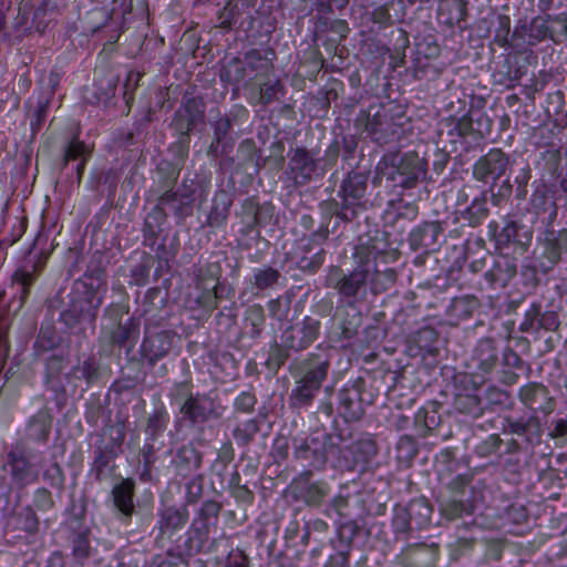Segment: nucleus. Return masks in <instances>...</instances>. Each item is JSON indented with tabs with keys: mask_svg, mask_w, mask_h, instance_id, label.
Instances as JSON below:
<instances>
[{
	"mask_svg": "<svg viewBox=\"0 0 567 567\" xmlns=\"http://www.w3.org/2000/svg\"><path fill=\"white\" fill-rule=\"evenodd\" d=\"M184 204L183 197H179L177 192L173 189H167L164 192L159 198L157 206L150 213L145 219L144 231L150 235H155L156 229L153 225V221L163 220L165 217L164 207H168L175 213H179L182 210V205Z\"/></svg>",
	"mask_w": 567,
	"mask_h": 567,
	"instance_id": "nucleus-23",
	"label": "nucleus"
},
{
	"mask_svg": "<svg viewBox=\"0 0 567 567\" xmlns=\"http://www.w3.org/2000/svg\"><path fill=\"white\" fill-rule=\"evenodd\" d=\"M368 177L359 172H350L342 182L339 195L341 196L340 209L336 210L337 217L350 221L357 216V208L367 192Z\"/></svg>",
	"mask_w": 567,
	"mask_h": 567,
	"instance_id": "nucleus-4",
	"label": "nucleus"
},
{
	"mask_svg": "<svg viewBox=\"0 0 567 567\" xmlns=\"http://www.w3.org/2000/svg\"><path fill=\"white\" fill-rule=\"evenodd\" d=\"M396 281V272L392 268L384 270H374L370 280V288L374 295L381 293L390 289Z\"/></svg>",
	"mask_w": 567,
	"mask_h": 567,
	"instance_id": "nucleus-43",
	"label": "nucleus"
},
{
	"mask_svg": "<svg viewBox=\"0 0 567 567\" xmlns=\"http://www.w3.org/2000/svg\"><path fill=\"white\" fill-rule=\"evenodd\" d=\"M78 378H83L89 382L95 380L99 375V368L94 360L87 359L83 363L74 369Z\"/></svg>",
	"mask_w": 567,
	"mask_h": 567,
	"instance_id": "nucleus-60",
	"label": "nucleus"
},
{
	"mask_svg": "<svg viewBox=\"0 0 567 567\" xmlns=\"http://www.w3.org/2000/svg\"><path fill=\"white\" fill-rule=\"evenodd\" d=\"M284 279L281 272L271 266H261L252 269L249 284L257 291L275 289Z\"/></svg>",
	"mask_w": 567,
	"mask_h": 567,
	"instance_id": "nucleus-30",
	"label": "nucleus"
},
{
	"mask_svg": "<svg viewBox=\"0 0 567 567\" xmlns=\"http://www.w3.org/2000/svg\"><path fill=\"white\" fill-rule=\"evenodd\" d=\"M192 391V383L188 381H183L176 383L173 389L171 390V398L177 402L187 401L189 398H194Z\"/></svg>",
	"mask_w": 567,
	"mask_h": 567,
	"instance_id": "nucleus-62",
	"label": "nucleus"
},
{
	"mask_svg": "<svg viewBox=\"0 0 567 567\" xmlns=\"http://www.w3.org/2000/svg\"><path fill=\"white\" fill-rule=\"evenodd\" d=\"M518 399L523 405L533 412L550 414L555 410V399L547 386L539 382H528L520 386Z\"/></svg>",
	"mask_w": 567,
	"mask_h": 567,
	"instance_id": "nucleus-13",
	"label": "nucleus"
},
{
	"mask_svg": "<svg viewBox=\"0 0 567 567\" xmlns=\"http://www.w3.org/2000/svg\"><path fill=\"white\" fill-rule=\"evenodd\" d=\"M371 268L355 267L346 274L339 267H332L326 278V286L336 290L342 298L359 301L367 296V284Z\"/></svg>",
	"mask_w": 567,
	"mask_h": 567,
	"instance_id": "nucleus-3",
	"label": "nucleus"
},
{
	"mask_svg": "<svg viewBox=\"0 0 567 567\" xmlns=\"http://www.w3.org/2000/svg\"><path fill=\"white\" fill-rule=\"evenodd\" d=\"M473 359L480 371L483 373L492 372L498 361V353L494 341L487 338L480 340L474 350Z\"/></svg>",
	"mask_w": 567,
	"mask_h": 567,
	"instance_id": "nucleus-28",
	"label": "nucleus"
},
{
	"mask_svg": "<svg viewBox=\"0 0 567 567\" xmlns=\"http://www.w3.org/2000/svg\"><path fill=\"white\" fill-rule=\"evenodd\" d=\"M73 555L79 560H84L91 555L90 542L84 534L73 538Z\"/></svg>",
	"mask_w": 567,
	"mask_h": 567,
	"instance_id": "nucleus-58",
	"label": "nucleus"
},
{
	"mask_svg": "<svg viewBox=\"0 0 567 567\" xmlns=\"http://www.w3.org/2000/svg\"><path fill=\"white\" fill-rule=\"evenodd\" d=\"M442 231L443 227L440 221H425L410 233L409 245L413 251L432 249Z\"/></svg>",
	"mask_w": 567,
	"mask_h": 567,
	"instance_id": "nucleus-19",
	"label": "nucleus"
},
{
	"mask_svg": "<svg viewBox=\"0 0 567 567\" xmlns=\"http://www.w3.org/2000/svg\"><path fill=\"white\" fill-rule=\"evenodd\" d=\"M289 162L287 174L296 186H305L312 181L318 169V161L315 155L303 148H291L288 153Z\"/></svg>",
	"mask_w": 567,
	"mask_h": 567,
	"instance_id": "nucleus-12",
	"label": "nucleus"
},
{
	"mask_svg": "<svg viewBox=\"0 0 567 567\" xmlns=\"http://www.w3.org/2000/svg\"><path fill=\"white\" fill-rule=\"evenodd\" d=\"M439 511L444 518L454 520L473 514L474 504L467 498L447 495L439 499Z\"/></svg>",
	"mask_w": 567,
	"mask_h": 567,
	"instance_id": "nucleus-27",
	"label": "nucleus"
},
{
	"mask_svg": "<svg viewBox=\"0 0 567 567\" xmlns=\"http://www.w3.org/2000/svg\"><path fill=\"white\" fill-rule=\"evenodd\" d=\"M355 126L380 145L393 142L401 133V126L381 105L362 111L355 120Z\"/></svg>",
	"mask_w": 567,
	"mask_h": 567,
	"instance_id": "nucleus-2",
	"label": "nucleus"
},
{
	"mask_svg": "<svg viewBox=\"0 0 567 567\" xmlns=\"http://www.w3.org/2000/svg\"><path fill=\"white\" fill-rule=\"evenodd\" d=\"M179 411L187 420L196 424L221 417L225 408L217 394L213 395V392H209L197 393L194 398H189L182 403Z\"/></svg>",
	"mask_w": 567,
	"mask_h": 567,
	"instance_id": "nucleus-6",
	"label": "nucleus"
},
{
	"mask_svg": "<svg viewBox=\"0 0 567 567\" xmlns=\"http://www.w3.org/2000/svg\"><path fill=\"white\" fill-rule=\"evenodd\" d=\"M548 435L554 440L563 439L564 442H567V419H554Z\"/></svg>",
	"mask_w": 567,
	"mask_h": 567,
	"instance_id": "nucleus-64",
	"label": "nucleus"
},
{
	"mask_svg": "<svg viewBox=\"0 0 567 567\" xmlns=\"http://www.w3.org/2000/svg\"><path fill=\"white\" fill-rule=\"evenodd\" d=\"M158 537L172 538L182 530L189 519V512L186 505L164 506L158 511Z\"/></svg>",
	"mask_w": 567,
	"mask_h": 567,
	"instance_id": "nucleus-14",
	"label": "nucleus"
},
{
	"mask_svg": "<svg viewBox=\"0 0 567 567\" xmlns=\"http://www.w3.org/2000/svg\"><path fill=\"white\" fill-rule=\"evenodd\" d=\"M280 90L281 85L278 80L264 82L261 83L260 90L251 103L267 105L277 100Z\"/></svg>",
	"mask_w": 567,
	"mask_h": 567,
	"instance_id": "nucleus-47",
	"label": "nucleus"
},
{
	"mask_svg": "<svg viewBox=\"0 0 567 567\" xmlns=\"http://www.w3.org/2000/svg\"><path fill=\"white\" fill-rule=\"evenodd\" d=\"M220 511V503L215 501H206L203 503L196 518L202 520L203 523L210 525L212 519H215V522H217Z\"/></svg>",
	"mask_w": 567,
	"mask_h": 567,
	"instance_id": "nucleus-53",
	"label": "nucleus"
},
{
	"mask_svg": "<svg viewBox=\"0 0 567 567\" xmlns=\"http://www.w3.org/2000/svg\"><path fill=\"white\" fill-rule=\"evenodd\" d=\"M134 491L135 483L131 478L123 480L112 489L114 506L125 518H130L135 511Z\"/></svg>",
	"mask_w": 567,
	"mask_h": 567,
	"instance_id": "nucleus-25",
	"label": "nucleus"
},
{
	"mask_svg": "<svg viewBox=\"0 0 567 567\" xmlns=\"http://www.w3.org/2000/svg\"><path fill=\"white\" fill-rule=\"evenodd\" d=\"M540 252L537 256L538 267L543 274L550 271L567 252V228L558 231L547 227L539 239Z\"/></svg>",
	"mask_w": 567,
	"mask_h": 567,
	"instance_id": "nucleus-5",
	"label": "nucleus"
},
{
	"mask_svg": "<svg viewBox=\"0 0 567 567\" xmlns=\"http://www.w3.org/2000/svg\"><path fill=\"white\" fill-rule=\"evenodd\" d=\"M318 319L306 316L300 322L287 328L281 334L282 343L291 351L299 352L310 347L320 334Z\"/></svg>",
	"mask_w": 567,
	"mask_h": 567,
	"instance_id": "nucleus-9",
	"label": "nucleus"
},
{
	"mask_svg": "<svg viewBox=\"0 0 567 567\" xmlns=\"http://www.w3.org/2000/svg\"><path fill=\"white\" fill-rule=\"evenodd\" d=\"M487 193L481 192L477 196L473 197L471 204L461 210V217L467 221L471 227L481 225L488 216L487 208Z\"/></svg>",
	"mask_w": 567,
	"mask_h": 567,
	"instance_id": "nucleus-32",
	"label": "nucleus"
},
{
	"mask_svg": "<svg viewBox=\"0 0 567 567\" xmlns=\"http://www.w3.org/2000/svg\"><path fill=\"white\" fill-rule=\"evenodd\" d=\"M198 287L203 290L202 293L197 297V303L199 307L206 310H214L217 308L218 303V278L217 276L209 270V278L207 280L204 279L203 271L198 276Z\"/></svg>",
	"mask_w": 567,
	"mask_h": 567,
	"instance_id": "nucleus-31",
	"label": "nucleus"
},
{
	"mask_svg": "<svg viewBox=\"0 0 567 567\" xmlns=\"http://www.w3.org/2000/svg\"><path fill=\"white\" fill-rule=\"evenodd\" d=\"M289 351L291 350L282 342L280 344L277 342L272 343L269 348L268 358L266 360L267 368L272 371H278L289 358Z\"/></svg>",
	"mask_w": 567,
	"mask_h": 567,
	"instance_id": "nucleus-46",
	"label": "nucleus"
},
{
	"mask_svg": "<svg viewBox=\"0 0 567 567\" xmlns=\"http://www.w3.org/2000/svg\"><path fill=\"white\" fill-rule=\"evenodd\" d=\"M8 465L12 481L24 487L38 480V468L22 453L11 451L8 453Z\"/></svg>",
	"mask_w": 567,
	"mask_h": 567,
	"instance_id": "nucleus-18",
	"label": "nucleus"
},
{
	"mask_svg": "<svg viewBox=\"0 0 567 567\" xmlns=\"http://www.w3.org/2000/svg\"><path fill=\"white\" fill-rule=\"evenodd\" d=\"M377 254L374 247H370L368 243H361L355 247L353 257L359 264L357 267L370 268V259Z\"/></svg>",
	"mask_w": 567,
	"mask_h": 567,
	"instance_id": "nucleus-56",
	"label": "nucleus"
},
{
	"mask_svg": "<svg viewBox=\"0 0 567 567\" xmlns=\"http://www.w3.org/2000/svg\"><path fill=\"white\" fill-rule=\"evenodd\" d=\"M486 406H503L509 399V395L506 391L497 388V386H488L485 394Z\"/></svg>",
	"mask_w": 567,
	"mask_h": 567,
	"instance_id": "nucleus-55",
	"label": "nucleus"
},
{
	"mask_svg": "<svg viewBox=\"0 0 567 567\" xmlns=\"http://www.w3.org/2000/svg\"><path fill=\"white\" fill-rule=\"evenodd\" d=\"M492 128L491 120L487 115L478 111H468L457 118L454 130L462 137L475 136L483 138L489 134Z\"/></svg>",
	"mask_w": 567,
	"mask_h": 567,
	"instance_id": "nucleus-17",
	"label": "nucleus"
},
{
	"mask_svg": "<svg viewBox=\"0 0 567 567\" xmlns=\"http://www.w3.org/2000/svg\"><path fill=\"white\" fill-rule=\"evenodd\" d=\"M517 272L515 259L509 256H499L492 268L485 272V279L492 286L505 287Z\"/></svg>",
	"mask_w": 567,
	"mask_h": 567,
	"instance_id": "nucleus-24",
	"label": "nucleus"
},
{
	"mask_svg": "<svg viewBox=\"0 0 567 567\" xmlns=\"http://www.w3.org/2000/svg\"><path fill=\"white\" fill-rule=\"evenodd\" d=\"M392 525L395 534H408L413 528V523L405 507H395Z\"/></svg>",
	"mask_w": 567,
	"mask_h": 567,
	"instance_id": "nucleus-50",
	"label": "nucleus"
},
{
	"mask_svg": "<svg viewBox=\"0 0 567 567\" xmlns=\"http://www.w3.org/2000/svg\"><path fill=\"white\" fill-rule=\"evenodd\" d=\"M210 525L194 518L188 529V550L190 553L202 551L209 537Z\"/></svg>",
	"mask_w": 567,
	"mask_h": 567,
	"instance_id": "nucleus-39",
	"label": "nucleus"
},
{
	"mask_svg": "<svg viewBox=\"0 0 567 567\" xmlns=\"http://www.w3.org/2000/svg\"><path fill=\"white\" fill-rule=\"evenodd\" d=\"M392 179L403 188H413L424 181L427 173V163L416 152L404 153L393 162Z\"/></svg>",
	"mask_w": 567,
	"mask_h": 567,
	"instance_id": "nucleus-7",
	"label": "nucleus"
},
{
	"mask_svg": "<svg viewBox=\"0 0 567 567\" xmlns=\"http://www.w3.org/2000/svg\"><path fill=\"white\" fill-rule=\"evenodd\" d=\"M266 316L262 306L252 305L248 307L244 315V323L251 338H258L265 327Z\"/></svg>",
	"mask_w": 567,
	"mask_h": 567,
	"instance_id": "nucleus-40",
	"label": "nucleus"
},
{
	"mask_svg": "<svg viewBox=\"0 0 567 567\" xmlns=\"http://www.w3.org/2000/svg\"><path fill=\"white\" fill-rule=\"evenodd\" d=\"M258 432V422L256 420H248L234 430V436L244 444H248Z\"/></svg>",
	"mask_w": 567,
	"mask_h": 567,
	"instance_id": "nucleus-54",
	"label": "nucleus"
},
{
	"mask_svg": "<svg viewBox=\"0 0 567 567\" xmlns=\"http://www.w3.org/2000/svg\"><path fill=\"white\" fill-rule=\"evenodd\" d=\"M169 417L164 406L156 409L147 419L146 433L154 436L164 431Z\"/></svg>",
	"mask_w": 567,
	"mask_h": 567,
	"instance_id": "nucleus-48",
	"label": "nucleus"
},
{
	"mask_svg": "<svg viewBox=\"0 0 567 567\" xmlns=\"http://www.w3.org/2000/svg\"><path fill=\"white\" fill-rule=\"evenodd\" d=\"M174 333L171 331H157L154 333H146L141 352L142 355L150 364H155L158 360L168 354L172 349Z\"/></svg>",
	"mask_w": 567,
	"mask_h": 567,
	"instance_id": "nucleus-15",
	"label": "nucleus"
},
{
	"mask_svg": "<svg viewBox=\"0 0 567 567\" xmlns=\"http://www.w3.org/2000/svg\"><path fill=\"white\" fill-rule=\"evenodd\" d=\"M317 350L302 362V372L295 375V386L289 396L292 408L310 405L328 377L331 353L327 349L318 348Z\"/></svg>",
	"mask_w": 567,
	"mask_h": 567,
	"instance_id": "nucleus-1",
	"label": "nucleus"
},
{
	"mask_svg": "<svg viewBox=\"0 0 567 567\" xmlns=\"http://www.w3.org/2000/svg\"><path fill=\"white\" fill-rule=\"evenodd\" d=\"M329 436L321 434L310 440H301L299 444H295V456L300 460L309 461L315 468H321L327 462V452L324 446H319L321 439L326 441Z\"/></svg>",
	"mask_w": 567,
	"mask_h": 567,
	"instance_id": "nucleus-20",
	"label": "nucleus"
},
{
	"mask_svg": "<svg viewBox=\"0 0 567 567\" xmlns=\"http://www.w3.org/2000/svg\"><path fill=\"white\" fill-rule=\"evenodd\" d=\"M471 483L468 475H457L447 485L451 496L464 497L466 486Z\"/></svg>",
	"mask_w": 567,
	"mask_h": 567,
	"instance_id": "nucleus-63",
	"label": "nucleus"
},
{
	"mask_svg": "<svg viewBox=\"0 0 567 567\" xmlns=\"http://www.w3.org/2000/svg\"><path fill=\"white\" fill-rule=\"evenodd\" d=\"M530 206L536 215L547 214L548 216L544 223L547 227L553 226V223L557 217V205L547 195L545 189L538 188L532 194Z\"/></svg>",
	"mask_w": 567,
	"mask_h": 567,
	"instance_id": "nucleus-34",
	"label": "nucleus"
},
{
	"mask_svg": "<svg viewBox=\"0 0 567 567\" xmlns=\"http://www.w3.org/2000/svg\"><path fill=\"white\" fill-rule=\"evenodd\" d=\"M33 505L42 512L51 509L54 505L51 493L47 488H38L34 492Z\"/></svg>",
	"mask_w": 567,
	"mask_h": 567,
	"instance_id": "nucleus-61",
	"label": "nucleus"
},
{
	"mask_svg": "<svg viewBox=\"0 0 567 567\" xmlns=\"http://www.w3.org/2000/svg\"><path fill=\"white\" fill-rule=\"evenodd\" d=\"M89 151L85 144L79 140H72L68 145L64 154V162L68 163L70 161H79L81 158L86 157Z\"/></svg>",
	"mask_w": 567,
	"mask_h": 567,
	"instance_id": "nucleus-57",
	"label": "nucleus"
},
{
	"mask_svg": "<svg viewBox=\"0 0 567 567\" xmlns=\"http://www.w3.org/2000/svg\"><path fill=\"white\" fill-rule=\"evenodd\" d=\"M203 116L204 111L200 103L190 99L185 103L183 110L176 113L174 124L182 134L188 135L193 127L203 120Z\"/></svg>",
	"mask_w": 567,
	"mask_h": 567,
	"instance_id": "nucleus-26",
	"label": "nucleus"
},
{
	"mask_svg": "<svg viewBox=\"0 0 567 567\" xmlns=\"http://www.w3.org/2000/svg\"><path fill=\"white\" fill-rule=\"evenodd\" d=\"M503 433L525 436L528 443L539 442L543 435V427L537 415L533 414L527 419H514L507 416L504 419Z\"/></svg>",
	"mask_w": 567,
	"mask_h": 567,
	"instance_id": "nucleus-16",
	"label": "nucleus"
},
{
	"mask_svg": "<svg viewBox=\"0 0 567 567\" xmlns=\"http://www.w3.org/2000/svg\"><path fill=\"white\" fill-rule=\"evenodd\" d=\"M365 388L363 378L348 381L339 391V409L347 422L359 421L364 415L362 393Z\"/></svg>",
	"mask_w": 567,
	"mask_h": 567,
	"instance_id": "nucleus-10",
	"label": "nucleus"
},
{
	"mask_svg": "<svg viewBox=\"0 0 567 567\" xmlns=\"http://www.w3.org/2000/svg\"><path fill=\"white\" fill-rule=\"evenodd\" d=\"M511 166L509 156L501 148H492L481 156L473 166V176L478 182L493 179V184L505 175Z\"/></svg>",
	"mask_w": 567,
	"mask_h": 567,
	"instance_id": "nucleus-11",
	"label": "nucleus"
},
{
	"mask_svg": "<svg viewBox=\"0 0 567 567\" xmlns=\"http://www.w3.org/2000/svg\"><path fill=\"white\" fill-rule=\"evenodd\" d=\"M454 408L460 413L470 415L474 419L480 417L485 409L481 398L474 393H458L454 400Z\"/></svg>",
	"mask_w": 567,
	"mask_h": 567,
	"instance_id": "nucleus-38",
	"label": "nucleus"
},
{
	"mask_svg": "<svg viewBox=\"0 0 567 567\" xmlns=\"http://www.w3.org/2000/svg\"><path fill=\"white\" fill-rule=\"evenodd\" d=\"M40 269L37 262H27L17 268L11 276V286L16 289L21 305H23L30 296V289L39 278Z\"/></svg>",
	"mask_w": 567,
	"mask_h": 567,
	"instance_id": "nucleus-21",
	"label": "nucleus"
},
{
	"mask_svg": "<svg viewBox=\"0 0 567 567\" xmlns=\"http://www.w3.org/2000/svg\"><path fill=\"white\" fill-rule=\"evenodd\" d=\"M312 472L306 470L296 476L290 488L293 497L311 507H320L330 494V485L326 481H311Z\"/></svg>",
	"mask_w": 567,
	"mask_h": 567,
	"instance_id": "nucleus-8",
	"label": "nucleus"
},
{
	"mask_svg": "<svg viewBox=\"0 0 567 567\" xmlns=\"http://www.w3.org/2000/svg\"><path fill=\"white\" fill-rule=\"evenodd\" d=\"M507 241L516 243L520 246L527 247L533 237V233L529 228L516 220H509L502 230L501 234Z\"/></svg>",
	"mask_w": 567,
	"mask_h": 567,
	"instance_id": "nucleus-41",
	"label": "nucleus"
},
{
	"mask_svg": "<svg viewBox=\"0 0 567 567\" xmlns=\"http://www.w3.org/2000/svg\"><path fill=\"white\" fill-rule=\"evenodd\" d=\"M542 316V307L538 303H533L526 311L525 318L520 323V331L530 332L539 330V319Z\"/></svg>",
	"mask_w": 567,
	"mask_h": 567,
	"instance_id": "nucleus-51",
	"label": "nucleus"
},
{
	"mask_svg": "<svg viewBox=\"0 0 567 567\" xmlns=\"http://www.w3.org/2000/svg\"><path fill=\"white\" fill-rule=\"evenodd\" d=\"M502 443L499 435L491 434L476 446L475 452L480 457H488L498 451Z\"/></svg>",
	"mask_w": 567,
	"mask_h": 567,
	"instance_id": "nucleus-52",
	"label": "nucleus"
},
{
	"mask_svg": "<svg viewBox=\"0 0 567 567\" xmlns=\"http://www.w3.org/2000/svg\"><path fill=\"white\" fill-rule=\"evenodd\" d=\"M270 207H260L254 199H246L241 206L240 218L243 223L241 231L251 233L264 219L265 215L270 216Z\"/></svg>",
	"mask_w": 567,
	"mask_h": 567,
	"instance_id": "nucleus-29",
	"label": "nucleus"
},
{
	"mask_svg": "<svg viewBox=\"0 0 567 567\" xmlns=\"http://www.w3.org/2000/svg\"><path fill=\"white\" fill-rule=\"evenodd\" d=\"M19 528L29 534H34L39 528V519L32 507L23 508L18 515Z\"/></svg>",
	"mask_w": 567,
	"mask_h": 567,
	"instance_id": "nucleus-49",
	"label": "nucleus"
},
{
	"mask_svg": "<svg viewBox=\"0 0 567 567\" xmlns=\"http://www.w3.org/2000/svg\"><path fill=\"white\" fill-rule=\"evenodd\" d=\"M257 403L256 396L250 392H241L235 400L234 408L237 412L250 413Z\"/></svg>",
	"mask_w": 567,
	"mask_h": 567,
	"instance_id": "nucleus-59",
	"label": "nucleus"
},
{
	"mask_svg": "<svg viewBox=\"0 0 567 567\" xmlns=\"http://www.w3.org/2000/svg\"><path fill=\"white\" fill-rule=\"evenodd\" d=\"M245 63L249 75L254 74L256 80L268 76L274 70L271 59L261 54L258 50L247 52L245 54Z\"/></svg>",
	"mask_w": 567,
	"mask_h": 567,
	"instance_id": "nucleus-35",
	"label": "nucleus"
},
{
	"mask_svg": "<svg viewBox=\"0 0 567 567\" xmlns=\"http://www.w3.org/2000/svg\"><path fill=\"white\" fill-rule=\"evenodd\" d=\"M405 508L415 528L421 529L430 524L433 508L424 497L412 499Z\"/></svg>",
	"mask_w": 567,
	"mask_h": 567,
	"instance_id": "nucleus-36",
	"label": "nucleus"
},
{
	"mask_svg": "<svg viewBox=\"0 0 567 567\" xmlns=\"http://www.w3.org/2000/svg\"><path fill=\"white\" fill-rule=\"evenodd\" d=\"M140 324L133 318L124 323L120 322L112 332L111 339L114 344L124 346L128 342L133 343L138 337Z\"/></svg>",
	"mask_w": 567,
	"mask_h": 567,
	"instance_id": "nucleus-42",
	"label": "nucleus"
},
{
	"mask_svg": "<svg viewBox=\"0 0 567 567\" xmlns=\"http://www.w3.org/2000/svg\"><path fill=\"white\" fill-rule=\"evenodd\" d=\"M355 463H368L378 453L377 444L371 439L360 440L351 445Z\"/></svg>",
	"mask_w": 567,
	"mask_h": 567,
	"instance_id": "nucleus-44",
	"label": "nucleus"
},
{
	"mask_svg": "<svg viewBox=\"0 0 567 567\" xmlns=\"http://www.w3.org/2000/svg\"><path fill=\"white\" fill-rule=\"evenodd\" d=\"M481 307V301L474 295H463L451 300L446 308V317L452 326H457L461 321L473 317L474 312Z\"/></svg>",
	"mask_w": 567,
	"mask_h": 567,
	"instance_id": "nucleus-22",
	"label": "nucleus"
},
{
	"mask_svg": "<svg viewBox=\"0 0 567 567\" xmlns=\"http://www.w3.org/2000/svg\"><path fill=\"white\" fill-rule=\"evenodd\" d=\"M220 76L230 83H239L245 78L249 76L245 59L243 61L233 59L227 66L224 68Z\"/></svg>",
	"mask_w": 567,
	"mask_h": 567,
	"instance_id": "nucleus-45",
	"label": "nucleus"
},
{
	"mask_svg": "<svg viewBox=\"0 0 567 567\" xmlns=\"http://www.w3.org/2000/svg\"><path fill=\"white\" fill-rule=\"evenodd\" d=\"M52 417L47 410H40L28 423V436L35 441H47L51 430Z\"/></svg>",
	"mask_w": 567,
	"mask_h": 567,
	"instance_id": "nucleus-37",
	"label": "nucleus"
},
{
	"mask_svg": "<svg viewBox=\"0 0 567 567\" xmlns=\"http://www.w3.org/2000/svg\"><path fill=\"white\" fill-rule=\"evenodd\" d=\"M437 13L445 24L453 27L465 20L466 3L464 0H442Z\"/></svg>",
	"mask_w": 567,
	"mask_h": 567,
	"instance_id": "nucleus-33",
	"label": "nucleus"
}]
</instances>
